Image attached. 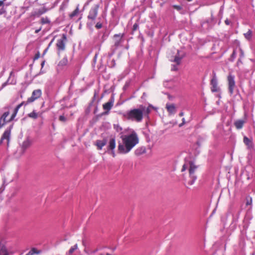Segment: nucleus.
<instances>
[{"label": "nucleus", "mask_w": 255, "mask_h": 255, "mask_svg": "<svg viewBox=\"0 0 255 255\" xmlns=\"http://www.w3.org/2000/svg\"><path fill=\"white\" fill-rule=\"evenodd\" d=\"M138 25L137 23H135L133 25V27H132V30L134 31H135L137 30V29L138 28Z\"/></svg>", "instance_id": "7c9ffc66"}, {"label": "nucleus", "mask_w": 255, "mask_h": 255, "mask_svg": "<svg viewBox=\"0 0 255 255\" xmlns=\"http://www.w3.org/2000/svg\"><path fill=\"white\" fill-rule=\"evenodd\" d=\"M246 206L251 205L252 204V198L248 196L246 198Z\"/></svg>", "instance_id": "bb28decb"}, {"label": "nucleus", "mask_w": 255, "mask_h": 255, "mask_svg": "<svg viewBox=\"0 0 255 255\" xmlns=\"http://www.w3.org/2000/svg\"><path fill=\"white\" fill-rule=\"evenodd\" d=\"M227 81L229 92L231 94H232L236 86L235 76L230 73L227 77Z\"/></svg>", "instance_id": "0eeeda50"}, {"label": "nucleus", "mask_w": 255, "mask_h": 255, "mask_svg": "<svg viewBox=\"0 0 255 255\" xmlns=\"http://www.w3.org/2000/svg\"><path fill=\"white\" fill-rule=\"evenodd\" d=\"M78 249V245L77 244H76L75 245H74L73 247H72L69 251V255H72L73 252L76 250L77 249Z\"/></svg>", "instance_id": "393cba45"}, {"label": "nucleus", "mask_w": 255, "mask_h": 255, "mask_svg": "<svg viewBox=\"0 0 255 255\" xmlns=\"http://www.w3.org/2000/svg\"><path fill=\"white\" fill-rule=\"evenodd\" d=\"M122 142H119L118 146V153L127 154L139 142L137 133L132 131L130 134L121 136Z\"/></svg>", "instance_id": "f03ea898"}, {"label": "nucleus", "mask_w": 255, "mask_h": 255, "mask_svg": "<svg viewBox=\"0 0 255 255\" xmlns=\"http://www.w3.org/2000/svg\"><path fill=\"white\" fill-rule=\"evenodd\" d=\"M197 166L194 164L193 162L189 161V173L190 178H191V180L189 182V184L190 185H192L194 181L196 179V175H195V172L197 170Z\"/></svg>", "instance_id": "39448f33"}, {"label": "nucleus", "mask_w": 255, "mask_h": 255, "mask_svg": "<svg viewBox=\"0 0 255 255\" xmlns=\"http://www.w3.org/2000/svg\"><path fill=\"white\" fill-rule=\"evenodd\" d=\"M116 147V139L115 137H112L110 139L109 144L107 146L108 151H110V154L113 157L116 156V153L114 149Z\"/></svg>", "instance_id": "1a4fd4ad"}, {"label": "nucleus", "mask_w": 255, "mask_h": 255, "mask_svg": "<svg viewBox=\"0 0 255 255\" xmlns=\"http://www.w3.org/2000/svg\"><path fill=\"white\" fill-rule=\"evenodd\" d=\"M11 128L12 126L4 131L0 139V145L3 143L4 140H6L7 145L8 146L10 141Z\"/></svg>", "instance_id": "6e6552de"}, {"label": "nucleus", "mask_w": 255, "mask_h": 255, "mask_svg": "<svg viewBox=\"0 0 255 255\" xmlns=\"http://www.w3.org/2000/svg\"><path fill=\"white\" fill-rule=\"evenodd\" d=\"M49 22H50V21L47 17H42L41 19V23L43 24L49 23Z\"/></svg>", "instance_id": "cd10ccee"}, {"label": "nucleus", "mask_w": 255, "mask_h": 255, "mask_svg": "<svg viewBox=\"0 0 255 255\" xmlns=\"http://www.w3.org/2000/svg\"><path fill=\"white\" fill-rule=\"evenodd\" d=\"M40 253V251H38L35 248H32L26 255H33L34 254H39Z\"/></svg>", "instance_id": "4be33fe9"}, {"label": "nucleus", "mask_w": 255, "mask_h": 255, "mask_svg": "<svg viewBox=\"0 0 255 255\" xmlns=\"http://www.w3.org/2000/svg\"><path fill=\"white\" fill-rule=\"evenodd\" d=\"M183 115H184V113H183V112H181V113H179V116H180V117H182V116H183Z\"/></svg>", "instance_id": "79ce46f5"}, {"label": "nucleus", "mask_w": 255, "mask_h": 255, "mask_svg": "<svg viewBox=\"0 0 255 255\" xmlns=\"http://www.w3.org/2000/svg\"><path fill=\"white\" fill-rule=\"evenodd\" d=\"M183 57L179 56V51H177V54L175 55L173 60L171 59L170 60L172 62H175L177 65L180 64L181 62V60L182 59Z\"/></svg>", "instance_id": "aec40b11"}, {"label": "nucleus", "mask_w": 255, "mask_h": 255, "mask_svg": "<svg viewBox=\"0 0 255 255\" xmlns=\"http://www.w3.org/2000/svg\"><path fill=\"white\" fill-rule=\"evenodd\" d=\"M99 8V5L98 4H95L89 10L87 18L88 23L91 25H93L95 23V20L98 15Z\"/></svg>", "instance_id": "20e7f679"}, {"label": "nucleus", "mask_w": 255, "mask_h": 255, "mask_svg": "<svg viewBox=\"0 0 255 255\" xmlns=\"http://www.w3.org/2000/svg\"><path fill=\"white\" fill-rule=\"evenodd\" d=\"M4 0H0V6H2L3 5V1Z\"/></svg>", "instance_id": "4c0bfd02"}, {"label": "nucleus", "mask_w": 255, "mask_h": 255, "mask_svg": "<svg viewBox=\"0 0 255 255\" xmlns=\"http://www.w3.org/2000/svg\"><path fill=\"white\" fill-rule=\"evenodd\" d=\"M124 35L125 34L124 33L114 35L113 37V42L115 47H118L120 46V44L123 41Z\"/></svg>", "instance_id": "9d476101"}, {"label": "nucleus", "mask_w": 255, "mask_h": 255, "mask_svg": "<svg viewBox=\"0 0 255 255\" xmlns=\"http://www.w3.org/2000/svg\"><path fill=\"white\" fill-rule=\"evenodd\" d=\"M81 18H82V16H81L80 17H79V20H80Z\"/></svg>", "instance_id": "49530a36"}, {"label": "nucleus", "mask_w": 255, "mask_h": 255, "mask_svg": "<svg viewBox=\"0 0 255 255\" xmlns=\"http://www.w3.org/2000/svg\"><path fill=\"white\" fill-rule=\"evenodd\" d=\"M182 121H183V123H182V124L181 125H180V126H181V125H183L184 124V123H185V119H184V118L182 119Z\"/></svg>", "instance_id": "37998d69"}, {"label": "nucleus", "mask_w": 255, "mask_h": 255, "mask_svg": "<svg viewBox=\"0 0 255 255\" xmlns=\"http://www.w3.org/2000/svg\"><path fill=\"white\" fill-rule=\"evenodd\" d=\"M66 40L67 37L65 34H62L61 37L57 40L56 45L58 54H59L60 52L63 51L65 50Z\"/></svg>", "instance_id": "423d86ee"}, {"label": "nucleus", "mask_w": 255, "mask_h": 255, "mask_svg": "<svg viewBox=\"0 0 255 255\" xmlns=\"http://www.w3.org/2000/svg\"><path fill=\"white\" fill-rule=\"evenodd\" d=\"M41 95L42 92L41 90L37 89L34 90L32 93L31 97L28 98L26 101L22 102L14 108L10 118L9 119H6V118L9 115V112L8 111L3 113L0 118V128L4 126L6 123L10 122L14 120L19 109L21 106L23 105L26 106L28 104L33 102L39 98L41 96Z\"/></svg>", "instance_id": "f257e3e1"}, {"label": "nucleus", "mask_w": 255, "mask_h": 255, "mask_svg": "<svg viewBox=\"0 0 255 255\" xmlns=\"http://www.w3.org/2000/svg\"><path fill=\"white\" fill-rule=\"evenodd\" d=\"M211 85L212 86V92H217L219 91V88L218 86L217 80L215 77L213 78L211 80Z\"/></svg>", "instance_id": "f8f14e48"}, {"label": "nucleus", "mask_w": 255, "mask_h": 255, "mask_svg": "<svg viewBox=\"0 0 255 255\" xmlns=\"http://www.w3.org/2000/svg\"><path fill=\"white\" fill-rule=\"evenodd\" d=\"M80 12L79 5H78L76 9L71 13L69 14V17L70 19H72L74 17L77 16Z\"/></svg>", "instance_id": "6ab92c4d"}, {"label": "nucleus", "mask_w": 255, "mask_h": 255, "mask_svg": "<svg viewBox=\"0 0 255 255\" xmlns=\"http://www.w3.org/2000/svg\"><path fill=\"white\" fill-rule=\"evenodd\" d=\"M38 116V113H36L34 111L28 114V117L33 119H36Z\"/></svg>", "instance_id": "5701e85b"}, {"label": "nucleus", "mask_w": 255, "mask_h": 255, "mask_svg": "<svg viewBox=\"0 0 255 255\" xmlns=\"http://www.w3.org/2000/svg\"><path fill=\"white\" fill-rule=\"evenodd\" d=\"M244 36L245 37L248 39V40H250L252 38V31L250 29H249V30L246 33H244Z\"/></svg>", "instance_id": "b1692460"}, {"label": "nucleus", "mask_w": 255, "mask_h": 255, "mask_svg": "<svg viewBox=\"0 0 255 255\" xmlns=\"http://www.w3.org/2000/svg\"><path fill=\"white\" fill-rule=\"evenodd\" d=\"M236 51L234 50L233 52V53L232 54V57L233 58H235V57H236Z\"/></svg>", "instance_id": "e433bc0d"}, {"label": "nucleus", "mask_w": 255, "mask_h": 255, "mask_svg": "<svg viewBox=\"0 0 255 255\" xmlns=\"http://www.w3.org/2000/svg\"><path fill=\"white\" fill-rule=\"evenodd\" d=\"M31 144V142L29 139H26L22 143L21 148L23 150V152H24L27 148L29 147Z\"/></svg>", "instance_id": "dca6fc26"}, {"label": "nucleus", "mask_w": 255, "mask_h": 255, "mask_svg": "<svg viewBox=\"0 0 255 255\" xmlns=\"http://www.w3.org/2000/svg\"><path fill=\"white\" fill-rule=\"evenodd\" d=\"M95 27H96V28L97 29H100L101 28H102V24L100 22H98L97 23V24H96L95 25Z\"/></svg>", "instance_id": "2f4dec72"}, {"label": "nucleus", "mask_w": 255, "mask_h": 255, "mask_svg": "<svg viewBox=\"0 0 255 255\" xmlns=\"http://www.w3.org/2000/svg\"><path fill=\"white\" fill-rule=\"evenodd\" d=\"M244 124H245V121L244 120H239L236 121L235 122L234 125H235V126L236 127V128L237 129H241L243 127Z\"/></svg>", "instance_id": "a211bd4d"}, {"label": "nucleus", "mask_w": 255, "mask_h": 255, "mask_svg": "<svg viewBox=\"0 0 255 255\" xmlns=\"http://www.w3.org/2000/svg\"><path fill=\"white\" fill-rule=\"evenodd\" d=\"M59 120L61 122H65L66 121V119L64 116L61 115L59 117Z\"/></svg>", "instance_id": "c756f323"}, {"label": "nucleus", "mask_w": 255, "mask_h": 255, "mask_svg": "<svg viewBox=\"0 0 255 255\" xmlns=\"http://www.w3.org/2000/svg\"><path fill=\"white\" fill-rule=\"evenodd\" d=\"M106 143L107 139L105 138L103 140H97L94 144L97 146L98 150H101L106 145Z\"/></svg>", "instance_id": "ddd939ff"}, {"label": "nucleus", "mask_w": 255, "mask_h": 255, "mask_svg": "<svg viewBox=\"0 0 255 255\" xmlns=\"http://www.w3.org/2000/svg\"><path fill=\"white\" fill-rule=\"evenodd\" d=\"M240 52H241V56H244L243 51L241 49H240Z\"/></svg>", "instance_id": "58836bf2"}, {"label": "nucleus", "mask_w": 255, "mask_h": 255, "mask_svg": "<svg viewBox=\"0 0 255 255\" xmlns=\"http://www.w3.org/2000/svg\"><path fill=\"white\" fill-rule=\"evenodd\" d=\"M106 255H111L110 254H107Z\"/></svg>", "instance_id": "8fccbe9b"}, {"label": "nucleus", "mask_w": 255, "mask_h": 255, "mask_svg": "<svg viewBox=\"0 0 255 255\" xmlns=\"http://www.w3.org/2000/svg\"><path fill=\"white\" fill-rule=\"evenodd\" d=\"M150 112V109L149 107L140 105L138 108L128 111L124 115V117L128 120L139 123L142 121L144 117L147 116Z\"/></svg>", "instance_id": "7ed1b4c3"}, {"label": "nucleus", "mask_w": 255, "mask_h": 255, "mask_svg": "<svg viewBox=\"0 0 255 255\" xmlns=\"http://www.w3.org/2000/svg\"><path fill=\"white\" fill-rule=\"evenodd\" d=\"M225 24H226V25H229V24H230L231 21H230V20H229L228 19H226V20H225Z\"/></svg>", "instance_id": "c9c22d12"}, {"label": "nucleus", "mask_w": 255, "mask_h": 255, "mask_svg": "<svg viewBox=\"0 0 255 255\" xmlns=\"http://www.w3.org/2000/svg\"><path fill=\"white\" fill-rule=\"evenodd\" d=\"M114 100L113 98H111L108 102L103 105V108L105 112L103 113V115H108L110 111L114 106Z\"/></svg>", "instance_id": "9b49d317"}, {"label": "nucleus", "mask_w": 255, "mask_h": 255, "mask_svg": "<svg viewBox=\"0 0 255 255\" xmlns=\"http://www.w3.org/2000/svg\"><path fill=\"white\" fill-rule=\"evenodd\" d=\"M177 69L175 68V67H174L173 70H176Z\"/></svg>", "instance_id": "c03bdc74"}, {"label": "nucleus", "mask_w": 255, "mask_h": 255, "mask_svg": "<svg viewBox=\"0 0 255 255\" xmlns=\"http://www.w3.org/2000/svg\"><path fill=\"white\" fill-rule=\"evenodd\" d=\"M173 7L175 8V9H177V10H180L181 9V6H179V5H175L173 6Z\"/></svg>", "instance_id": "f704fd0d"}, {"label": "nucleus", "mask_w": 255, "mask_h": 255, "mask_svg": "<svg viewBox=\"0 0 255 255\" xmlns=\"http://www.w3.org/2000/svg\"><path fill=\"white\" fill-rule=\"evenodd\" d=\"M253 255H255V254H253Z\"/></svg>", "instance_id": "3c124183"}, {"label": "nucleus", "mask_w": 255, "mask_h": 255, "mask_svg": "<svg viewBox=\"0 0 255 255\" xmlns=\"http://www.w3.org/2000/svg\"><path fill=\"white\" fill-rule=\"evenodd\" d=\"M41 28H40L39 29L36 30H35V32L36 33H37L39 32L41 30Z\"/></svg>", "instance_id": "a19ab883"}, {"label": "nucleus", "mask_w": 255, "mask_h": 255, "mask_svg": "<svg viewBox=\"0 0 255 255\" xmlns=\"http://www.w3.org/2000/svg\"><path fill=\"white\" fill-rule=\"evenodd\" d=\"M68 62V61L67 57L65 56L60 60L58 64V66L61 68H63V67L67 65Z\"/></svg>", "instance_id": "2eb2a0df"}, {"label": "nucleus", "mask_w": 255, "mask_h": 255, "mask_svg": "<svg viewBox=\"0 0 255 255\" xmlns=\"http://www.w3.org/2000/svg\"><path fill=\"white\" fill-rule=\"evenodd\" d=\"M8 255V253H7V254H6L5 255Z\"/></svg>", "instance_id": "09e8293b"}, {"label": "nucleus", "mask_w": 255, "mask_h": 255, "mask_svg": "<svg viewBox=\"0 0 255 255\" xmlns=\"http://www.w3.org/2000/svg\"><path fill=\"white\" fill-rule=\"evenodd\" d=\"M8 110H9L10 109V107H9L7 108Z\"/></svg>", "instance_id": "de8ad7c7"}, {"label": "nucleus", "mask_w": 255, "mask_h": 255, "mask_svg": "<svg viewBox=\"0 0 255 255\" xmlns=\"http://www.w3.org/2000/svg\"><path fill=\"white\" fill-rule=\"evenodd\" d=\"M53 40H52L50 42V43L49 44V45H48V47H47V48L44 50V52H43V55H45V54L46 53V52H47V51H48V50L49 47L50 46V45H51V43L52 42Z\"/></svg>", "instance_id": "473e14b6"}, {"label": "nucleus", "mask_w": 255, "mask_h": 255, "mask_svg": "<svg viewBox=\"0 0 255 255\" xmlns=\"http://www.w3.org/2000/svg\"><path fill=\"white\" fill-rule=\"evenodd\" d=\"M40 57V53L38 52L37 54H35L34 60L38 59Z\"/></svg>", "instance_id": "72a5a7b5"}, {"label": "nucleus", "mask_w": 255, "mask_h": 255, "mask_svg": "<svg viewBox=\"0 0 255 255\" xmlns=\"http://www.w3.org/2000/svg\"><path fill=\"white\" fill-rule=\"evenodd\" d=\"M8 252L5 246L0 243V255H5Z\"/></svg>", "instance_id": "412c9836"}, {"label": "nucleus", "mask_w": 255, "mask_h": 255, "mask_svg": "<svg viewBox=\"0 0 255 255\" xmlns=\"http://www.w3.org/2000/svg\"><path fill=\"white\" fill-rule=\"evenodd\" d=\"M166 108L167 112L170 115L174 114L176 112V107L174 104H167Z\"/></svg>", "instance_id": "4468645a"}, {"label": "nucleus", "mask_w": 255, "mask_h": 255, "mask_svg": "<svg viewBox=\"0 0 255 255\" xmlns=\"http://www.w3.org/2000/svg\"><path fill=\"white\" fill-rule=\"evenodd\" d=\"M114 128L117 132H121L123 128L120 127L119 125H114Z\"/></svg>", "instance_id": "a878e982"}, {"label": "nucleus", "mask_w": 255, "mask_h": 255, "mask_svg": "<svg viewBox=\"0 0 255 255\" xmlns=\"http://www.w3.org/2000/svg\"><path fill=\"white\" fill-rule=\"evenodd\" d=\"M145 152V150L144 149H143V151H142V153H144V152Z\"/></svg>", "instance_id": "a18cd8bd"}, {"label": "nucleus", "mask_w": 255, "mask_h": 255, "mask_svg": "<svg viewBox=\"0 0 255 255\" xmlns=\"http://www.w3.org/2000/svg\"><path fill=\"white\" fill-rule=\"evenodd\" d=\"M189 168V163L188 164H184L183 166H182V168L181 169V171L182 172H183L184 171L186 170V169L187 168Z\"/></svg>", "instance_id": "c85d7f7f"}, {"label": "nucleus", "mask_w": 255, "mask_h": 255, "mask_svg": "<svg viewBox=\"0 0 255 255\" xmlns=\"http://www.w3.org/2000/svg\"><path fill=\"white\" fill-rule=\"evenodd\" d=\"M244 142L248 146V148H252L254 147V144L252 140H251L247 136L244 137Z\"/></svg>", "instance_id": "f3484780"}, {"label": "nucleus", "mask_w": 255, "mask_h": 255, "mask_svg": "<svg viewBox=\"0 0 255 255\" xmlns=\"http://www.w3.org/2000/svg\"><path fill=\"white\" fill-rule=\"evenodd\" d=\"M45 61H42V62L41 63V67H42V68H43V66H44V64H45Z\"/></svg>", "instance_id": "ea45409f"}]
</instances>
